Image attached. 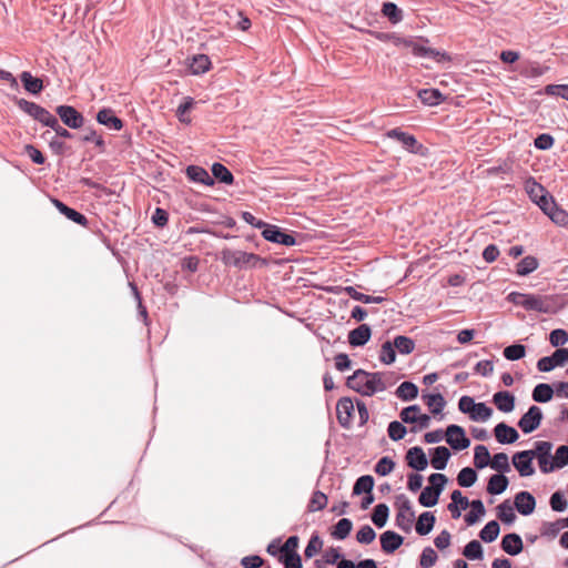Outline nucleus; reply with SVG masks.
Returning <instances> with one entry per match:
<instances>
[{
	"mask_svg": "<svg viewBox=\"0 0 568 568\" xmlns=\"http://www.w3.org/2000/svg\"><path fill=\"white\" fill-rule=\"evenodd\" d=\"M551 449L552 444L550 442H535L534 448L530 449L532 453V459L537 458L540 471L548 474L555 470L554 462H551Z\"/></svg>",
	"mask_w": 568,
	"mask_h": 568,
	"instance_id": "obj_6",
	"label": "nucleus"
},
{
	"mask_svg": "<svg viewBox=\"0 0 568 568\" xmlns=\"http://www.w3.org/2000/svg\"><path fill=\"white\" fill-rule=\"evenodd\" d=\"M374 487V478L371 475H363L356 479L353 486V495H362L372 493Z\"/></svg>",
	"mask_w": 568,
	"mask_h": 568,
	"instance_id": "obj_40",
	"label": "nucleus"
},
{
	"mask_svg": "<svg viewBox=\"0 0 568 568\" xmlns=\"http://www.w3.org/2000/svg\"><path fill=\"white\" fill-rule=\"evenodd\" d=\"M418 97L424 104L438 105L444 101V95L438 89H425L418 92Z\"/></svg>",
	"mask_w": 568,
	"mask_h": 568,
	"instance_id": "obj_34",
	"label": "nucleus"
},
{
	"mask_svg": "<svg viewBox=\"0 0 568 568\" xmlns=\"http://www.w3.org/2000/svg\"><path fill=\"white\" fill-rule=\"evenodd\" d=\"M23 88L31 94H38L43 89L42 80L39 78L32 77V74L28 71H23L20 75Z\"/></svg>",
	"mask_w": 568,
	"mask_h": 568,
	"instance_id": "obj_31",
	"label": "nucleus"
},
{
	"mask_svg": "<svg viewBox=\"0 0 568 568\" xmlns=\"http://www.w3.org/2000/svg\"><path fill=\"white\" fill-rule=\"evenodd\" d=\"M494 434L496 440L503 445L513 444L519 438L518 432L505 423L497 424L494 428Z\"/></svg>",
	"mask_w": 568,
	"mask_h": 568,
	"instance_id": "obj_20",
	"label": "nucleus"
},
{
	"mask_svg": "<svg viewBox=\"0 0 568 568\" xmlns=\"http://www.w3.org/2000/svg\"><path fill=\"white\" fill-rule=\"evenodd\" d=\"M437 554L432 547H425L419 558V565L422 568H430L437 560Z\"/></svg>",
	"mask_w": 568,
	"mask_h": 568,
	"instance_id": "obj_61",
	"label": "nucleus"
},
{
	"mask_svg": "<svg viewBox=\"0 0 568 568\" xmlns=\"http://www.w3.org/2000/svg\"><path fill=\"white\" fill-rule=\"evenodd\" d=\"M221 261L229 266L236 268H258L267 265V260L254 253L224 248L221 252Z\"/></svg>",
	"mask_w": 568,
	"mask_h": 568,
	"instance_id": "obj_2",
	"label": "nucleus"
},
{
	"mask_svg": "<svg viewBox=\"0 0 568 568\" xmlns=\"http://www.w3.org/2000/svg\"><path fill=\"white\" fill-rule=\"evenodd\" d=\"M497 516L507 525H511L516 520V514L509 500H505L497 506Z\"/></svg>",
	"mask_w": 568,
	"mask_h": 568,
	"instance_id": "obj_41",
	"label": "nucleus"
},
{
	"mask_svg": "<svg viewBox=\"0 0 568 568\" xmlns=\"http://www.w3.org/2000/svg\"><path fill=\"white\" fill-rule=\"evenodd\" d=\"M477 478L478 476L475 469L471 467H465L458 473L457 483L460 487L468 488L476 483Z\"/></svg>",
	"mask_w": 568,
	"mask_h": 568,
	"instance_id": "obj_46",
	"label": "nucleus"
},
{
	"mask_svg": "<svg viewBox=\"0 0 568 568\" xmlns=\"http://www.w3.org/2000/svg\"><path fill=\"white\" fill-rule=\"evenodd\" d=\"M389 508L386 504H378L375 506L372 514V521L378 528H383L388 519Z\"/></svg>",
	"mask_w": 568,
	"mask_h": 568,
	"instance_id": "obj_44",
	"label": "nucleus"
},
{
	"mask_svg": "<svg viewBox=\"0 0 568 568\" xmlns=\"http://www.w3.org/2000/svg\"><path fill=\"white\" fill-rule=\"evenodd\" d=\"M450 458V452L445 446H438L433 449L430 457V465L436 470H443L446 468L447 463Z\"/></svg>",
	"mask_w": 568,
	"mask_h": 568,
	"instance_id": "obj_26",
	"label": "nucleus"
},
{
	"mask_svg": "<svg viewBox=\"0 0 568 568\" xmlns=\"http://www.w3.org/2000/svg\"><path fill=\"white\" fill-rule=\"evenodd\" d=\"M354 414V404L351 398L342 397L336 404V416L339 425L348 429Z\"/></svg>",
	"mask_w": 568,
	"mask_h": 568,
	"instance_id": "obj_13",
	"label": "nucleus"
},
{
	"mask_svg": "<svg viewBox=\"0 0 568 568\" xmlns=\"http://www.w3.org/2000/svg\"><path fill=\"white\" fill-rule=\"evenodd\" d=\"M474 465L478 469H483L490 465V454L486 446L477 445L474 449Z\"/></svg>",
	"mask_w": 568,
	"mask_h": 568,
	"instance_id": "obj_42",
	"label": "nucleus"
},
{
	"mask_svg": "<svg viewBox=\"0 0 568 568\" xmlns=\"http://www.w3.org/2000/svg\"><path fill=\"white\" fill-rule=\"evenodd\" d=\"M57 114L64 125L70 129H80L84 124V116L71 105H59L55 109Z\"/></svg>",
	"mask_w": 568,
	"mask_h": 568,
	"instance_id": "obj_9",
	"label": "nucleus"
},
{
	"mask_svg": "<svg viewBox=\"0 0 568 568\" xmlns=\"http://www.w3.org/2000/svg\"><path fill=\"white\" fill-rule=\"evenodd\" d=\"M440 495H437V493L433 488H428L427 486L422 490L418 501L424 507H433L438 503Z\"/></svg>",
	"mask_w": 568,
	"mask_h": 568,
	"instance_id": "obj_53",
	"label": "nucleus"
},
{
	"mask_svg": "<svg viewBox=\"0 0 568 568\" xmlns=\"http://www.w3.org/2000/svg\"><path fill=\"white\" fill-rule=\"evenodd\" d=\"M463 555L469 560L483 559V547L478 540L469 541L463 550Z\"/></svg>",
	"mask_w": 568,
	"mask_h": 568,
	"instance_id": "obj_50",
	"label": "nucleus"
},
{
	"mask_svg": "<svg viewBox=\"0 0 568 568\" xmlns=\"http://www.w3.org/2000/svg\"><path fill=\"white\" fill-rule=\"evenodd\" d=\"M448 479L444 474L440 473H434L428 477L429 486L428 488H433L437 495H440L444 490Z\"/></svg>",
	"mask_w": 568,
	"mask_h": 568,
	"instance_id": "obj_58",
	"label": "nucleus"
},
{
	"mask_svg": "<svg viewBox=\"0 0 568 568\" xmlns=\"http://www.w3.org/2000/svg\"><path fill=\"white\" fill-rule=\"evenodd\" d=\"M382 13L394 24L403 19V11L394 2H384Z\"/></svg>",
	"mask_w": 568,
	"mask_h": 568,
	"instance_id": "obj_47",
	"label": "nucleus"
},
{
	"mask_svg": "<svg viewBox=\"0 0 568 568\" xmlns=\"http://www.w3.org/2000/svg\"><path fill=\"white\" fill-rule=\"evenodd\" d=\"M17 105L20 110L45 126L57 123V118L53 114L34 102H30L26 99H19L17 101Z\"/></svg>",
	"mask_w": 568,
	"mask_h": 568,
	"instance_id": "obj_5",
	"label": "nucleus"
},
{
	"mask_svg": "<svg viewBox=\"0 0 568 568\" xmlns=\"http://www.w3.org/2000/svg\"><path fill=\"white\" fill-rule=\"evenodd\" d=\"M542 420V412L538 406H530L528 410L520 417L518 427L525 434H530L536 430Z\"/></svg>",
	"mask_w": 568,
	"mask_h": 568,
	"instance_id": "obj_8",
	"label": "nucleus"
},
{
	"mask_svg": "<svg viewBox=\"0 0 568 568\" xmlns=\"http://www.w3.org/2000/svg\"><path fill=\"white\" fill-rule=\"evenodd\" d=\"M555 469L562 468L568 465V446L561 445L557 448L552 459Z\"/></svg>",
	"mask_w": 568,
	"mask_h": 568,
	"instance_id": "obj_64",
	"label": "nucleus"
},
{
	"mask_svg": "<svg viewBox=\"0 0 568 568\" xmlns=\"http://www.w3.org/2000/svg\"><path fill=\"white\" fill-rule=\"evenodd\" d=\"M526 347L523 344H513L504 348V356L508 361H518L525 357Z\"/></svg>",
	"mask_w": 568,
	"mask_h": 568,
	"instance_id": "obj_54",
	"label": "nucleus"
},
{
	"mask_svg": "<svg viewBox=\"0 0 568 568\" xmlns=\"http://www.w3.org/2000/svg\"><path fill=\"white\" fill-rule=\"evenodd\" d=\"M406 462L410 468L417 471H423L428 466L427 457L424 450L418 446L412 447L407 450Z\"/></svg>",
	"mask_w": 568,
	"mask_h": 568,
	"instance_id": "obj_18",
	"label": "nucleus"
},
{
	"mask_svg": "<svg viewBox=\"0 0 568 568\" xmlns=\"http://www.w3.org/2000/svg\"><path fill=\"white\" fill-rule=\"evenodd\" d=\"M395 394L402 400H413L418 395V387L412 382H403Z\"/></svg>",
	"mask_w": 568,
	"mask_h": 568,
	"instance_id": "obj_37",
	"label": "nucleus"
},
{
	"mask_svg": "<svg viewBox=\"0 0 568 568\" xmlns=\"http://www.w3.org/2000/svg\"><path fill=\"white\" fill-rule=\"evenodd\" d=\"M393 384V375L388 372L368 373L357 369L347 378V386L363 396H373L384 392Z\"/></svg>",
	"mask_w": 568,
	"mask_h": 568,
	"instance_id": "obj_1",
	"label": "nucleus"
},
{
	"mask_svg": "<svg viewBox=\"0 0 568 568\" xmlns=\"http://www.w3.org/2000/svg\"><path fill=\"white\" fill-rule=\"evenodd\" d=\"M525 190L530 200L536 203L541 211L547 209L549 205H554V197L549 195L547 190L534 178H528L525 181Z\"/></svg>",
	"mask_w": 568,
	"mask_h": 568,
	"instance_id": "obj_4",
	"label": "nucleus"
},
{
	"mask_svg": "<svg viewBox=\"0 0 568 568\" xmlns=\"http://www.w3.org/2000/svg\"><path fill=\"white\" fill-rule=\"evenodd\" d=\"M263 237L272 243L282 244L285 246H293L296 244V240L292 234L284 233L276 225L266 226L262 231Z\"/></svg>",
	"mask_w": 568,
	"mask_h": 568,
	"instance_id": "obj_12",
	"label": "nucleus"
},
{
	"mask_svg": "<svg viewBox=\"0 0 568 568\" xmlns=\"http://www.w3.org/2000/svg\"><path fill=\"white\" fill-rule=\"evenodd\" d=\"M395 467V463L387 456L382 457L375 465V471L379 476H387Z\"/></svg>",
	"mask_w": 568,
	"mask_h": 568,
	"instance_id": "obj_63",
	"label": "nucleus"
},
{
	"mask_svg": "<svg viewBox=\"0 0 568 568\" xmlns=\"http://www.w3.org/2000/svg\"><path fill=\"white\" fill-rule=\"evenodd\" d=\"M501 549L510 556H516L523 551L524 545L521 537L516 532L507 534L501 539Z\"/></svg>",
	"mask_w": 568,
	"mask_h": 568,
	"instance_id": "obj_21",
	"label": "nucleus"
},
{
	"mask_svg": "<svg viewBox=\"0 0 568 568\" xmlns=\"http://www.w3.org/2000/svg\"><path fill=\"white\" fill-rule=\"evenodd\" d=\"M446 442L455 450H464L470 446V439L464 428L455 424L446 428Z\"/></svg>",
	"mask_w": 568,
	"mask_h": 568,
	"instance_id": "obj_7",
	"label": "nucleus"
},
{
	"mask_svg": "<svg viewBox=\"0 0 568 568\" xmlns=\"http://www.w3.org/2000/svg\"><path fill=\"white\" fill-rule=\"evenodd\" d=\"M375 538L376 532L369 525H364L356 534V540L363 545L373 542Z\"/></svg>",
	"mask_w": 568,
	"mask_h": 568,
	"instance_id": "obj_60",
	"label": "nucleus"
},
{
	"mask_svg": "<svg viewBox=\"0 0 568 568\" xmlns=\"http://www.w3.org/2000/svg\"><path fill=\"white\" fill-rule=\"evenodd\" d=\"M372 336V329L367 324H361L348 333V343L354 347L365 345Z\"/></svg>",
	"mask_w": 568,
	"mask_h": 568,
	"instance_id": "obj_22",
	"label": "nucleus"
},
{
	"mask_svg": "<svg viewBox=\"0 0 568 568\" xmlns=\"http://www.w3.org/2000/svg\"><path fill=\"white\" fill-rule=\"evenodd\" d=\"M211 65V61L206 54H197L192 58L190 71L192 74L205 73Z\"/></svg>",
	"mask_w": 568,
	"mask_h": 568,
	"instance_id": "obj_39",
	"label": "nucleus"
},
{
	"mask_svg": "<svg viewBox=\"0 0 568 568\" xmlns=\"http://www.w3.org/2000/svg\"><path fill=\"white\" fill-rule=\"evenodd\" d=\"M387 138L397 140L403 144V146L408 150L409 152L416 153L419 148H422L420 144H418L417 140L414 135L402 131L400 129H392L387 131L386 133Z\"/></svg>",
	"mask_w": 568,
	"mask_h": 568,
	"instance_id": "obj_16",
	"label": "nucleus"
},
{
	"mask_svg": "<svg viewBox=\"0 0 568 568\" xmlns=\"http://www.w3.org/2000/svg\"><path fill=\"white\" fill-rule=\"evenodd\" d=\"M395 349H397L400 354H410L415 348V343L412 338L403 335H398L394 338L392 343Z\"/></svg>",
	"mask_w": 568,
	"mask_h": 568,
	"instance_id": "obj_49",
	"label": "nucleus"
},
{
	"mask_svg": "<svg viewBox=\"0 0 568 568\" xmlns=\"http://www.w3.org/2000/svg\"><path fill=\"white\" fill-rule=\"evenodd\" d=\"M409 413H420V407L418 405H412L402 409L399 417L403 423L406 424H418L417 427H413L412 432H417V429H424L429 427L430 425V416L426 414H419L418 416H409Z\"/></svg>",
	"mask_w": 568,
	"mask_h": 568,
	"instance_id": "obj_10",
	"label": "nucleus"
},
{
	"mask_svg": "<svg viewBox=\"0 0 568 568\" xmlns=\"http://www.w3.org/2000/svg\"><path fill=\"white\" fill-rule=\"evenodd\" d=\"M531 396L537 403H547L554 396V388L549 384L540 383L535 386Z\"/></svg>",
	"mask_w": 568,
	"mask_h": 568,
	"instance_id": "obj_36",
	"label": "nucleus"
},
{
	"mask_svg": "<svg viewBox=\"0 0 568 568\" xmlns=\"http://www.w3.org/2000/svg\"><path fill=\"white\" fill-rule=\"evenodd\" d=\"M513 465L521 477H529L535 474V468L532 467V453L529 449L514 454Z\"/></svg>",
	"mask_w": 568,
	"mask_h": 568,
	"instance_id": "obj_11",
	"label": "nucleus"
},
{
	"mask_svg": "<svg viewBox=\"0 0 568 568\" xmlns=\"http://www.w3.org/2000/svg\"><path fill=\"white\" fill-rule=\"evenodd\" d=\"M379 540L383 551L393 554L403 545L404 537L393 530H386L381 535Z\"/></svg>",
	"mask_w": 568,
	"mask_h": 568,
	"instance_id": "obj_19",
	"label": "nucleus"
},
{
	"mask_svg": "<svg viewBox=\"0 0 568 568\" xmlns=\"http://www.w3.org/2000/svg\"><path fill=\"white\" fill-rule=\"evenodd\" d=\"M509 485L508 478L504 474H495L490 476L487 484V493L490 495L503 494Z\"/></svg>",
	"mask_w": 568,
	"mask_h": 568,
	"instance_id": "obj_29",
	"label": "nucleus"
},
{
	"mask_svg": "<svg viewBox=\"0 0 568 568\" xmlns=\"http://www.w3.org/2000/svg\"><path fill=\"white\" fill-rule=\"evenodd\" d=\"M352 528H353V524H352L351 519L342 518L334 526V530L332 532V536L335 539L343 540V539H345L349 535Z\"/></svg>",
	"mask_w": 568,
	"mask_h": 568,
	"instance_id": "obj_48",
	"label": "nucleus"
},
{
	"mask_svg": "<svg viewBox=\"0 0 568 568\" xmlns=\"http://www.w3.org/2000/svg\"><path fill=\"white\" fill-rule=\"evenodd\" d=\"M489 466L500 474L510 471L508 456L505 453L495 454Z\"/></svg>",
	"mask_w": 568,
	"mask_h": 568,
	"instance_id": "obj_51",
	"label": "nucleus"
},
{
	"mask_svg": "<svg viewBox=\"0 0 568 568\" xmlns=\"http://www.w3.org/2000/svg\"><path fill=\"white\" fill-rule=\"evenodd\" d=\"M278 560L285 568H302V560L296 551L291 554H281Z\"/></svg>",
	"mask_w": 568,
	"mask_h": 568,
	"instance_id": "obj_62",
	"label": "nucleus"
},
{
	"mask_svg": "<svg viewBox=\"0 0 568 568\" xmlns=\"http://www.w3.org/2000/svg\"><path fill=\"white\" fill-rule=\"evenodd\" d=\"M469 506L471 507L470 511L465 515V521L468 526H471L477 523L479 517L484 516L486 513L485 506L480 499L473 500Z\"/></svg>",
	"mask_w": 568,
	"mask_h": 568,
	"instance_id": "obj_35",
	"label": "nucleus"
},
{
	"mask_svg": "<svg viewBox=\"0 0 568 568\" xmlns=\"http://www.w3.org/2000/svg\"><path fill=\"white\" fill-rule=\"evenodd\" d=\"M327 505V496L317 490L312 495V498L308 504L310 511H318L326 507Z\"/></svg>",
	"mask_w": 568,
	"mask_h": 568,
	"instance_id": "obj_59",
	"label": "nucleus"
},
{
	"mask_svg": "<svg viewBox=\"0 0 568 568\" xmlns=\"http://www.w3.org/2000/svg\"><path fill=\"white\" fill-rule=\"evenodd\" d=\"M491 415L493 409L488 407L485 403H476L475 408L473 409V413L470 415V419L476 422H486L491 417Z\"/></svg>",
	"mask_w": 568,
	"mask_h": 568,
	"instance_id": "obj_52",
	"label": "nucleus"
},
{
	"mask_svg": "<svg viewBox=\"0 0 568 568\" xmlns=\"http://www.w3.org/2000/svg\"><path fill=\"white\" fill-rule=\"evenodd\" d=\"M526 311H535L539 313L549 314L554 312V307L551 301L547 296H540L535 294H528V297L525 302Z\"/></svg>",
	"mask_w": 568,
	"mask_h": 568,
	"instance_id": "obj_14",
	"label": "nucleus"
},
{
	"mask_svg": "<svg viewBox=\"0 0 568 568\" xmlns=\"http://www.w3.org/2000/svg\"><path fill=\"white\" fill-rule=\"evenodd\" d=\"M423 400L428 406L433 415H438L443 412L446 406V400L440 393L436 394H423Z\"/></svg>",
	"mask_w": 568,
	"mask_h": 568,
	"instance_id": "obj_30",
	"label": "nucleus"
},
{
	"mask_svg": "<svg viewBox=\"0 0 568 568\" xmlns=\"http://www.w3.org/2000/svg\"><path fill=\"white\" fill-rule=\"evenodd\" d=\"M402 43L405 47L410 48L412 52L417 57L432 58L436 61H440V58L445 57V53H442V52H439L435 49L428 48V47H424V45L419 44L418 42H415L412 39H403Z\"/></svg>",
	"mask_w": 568,
	"mask_h": 568,
	"instance_id": "obj_17",
	"label": "nucleus"
},
{
	"mask_svg": "<svg viewBox=\"0 0 568 568\" xmlns=\"http://www.w3.org/2000/svg\"><path fill=\"white\" fill-rule=\"evenodd\" d=\"M538 266V260L535 256L528 255L518 262L516 273L519 276H526L536 271Z\"/></svg>",
	"mask_w": 568,
	"mask_h": 568,
	"instance_id": "obj_38",
	"label": "nucleus"
},
{
	"mask_svg": "<svg viewBox=\"0 0 568 568\" xmlns=\"http://www.w3.org/2000/svg\"><path fill=\"white\" fill-rule=\"evenodd\" d=\"M542 212L548 215L550 220L557 225L565 226L568 224V213L565 210L558 207L555 201L554 205H549Z\"/></svg>",
	"mask_w": 568,
	"mask_h": 568,
	"instance_id": "obj_32",
	"label": "nucleus"
},
{
	"mask_svg": "<svg viewBox=\"0 0 568 568\" xmlns=\"http://www.w3.org/2000/svg\"><path fill=\"white\" fill-rule=\"evenodd\" d=\"M212 174H213V180L216 179L221 183H224V184H232L234 181V178H233V174L231 173V171L225 165H223L221 163H214L212 165Z\"/></svg>",
	"mask_w": 568,
	"mask_h": 568,
	"instance_id": "obj_45",
	"label": "nucleus"
},
{
	"mask_svg": "<svg viewBox=\"0 0 568 568\" xmlns=\"http://www.w3.org/2000/svg\"><path fill=\"white\" fill-rule=\"evenodd\" d=\"M435 521L436 517L432 511H424L415 525L416 532L420 536L428 535L433 530Z\"/></svg>",
	"mask_w": 568,
	"mask_h": 568,
	"instance_id": "obj_28",
	"label": "nucleus"
},
{
	"mask_svg": "<svg viewBox=\"0 0 568 568\" xmlns=\"http://www.w3.org/2000/svg\"><path fill=\"white\" fill-rule=\"evenodd\" d=\"M344 292L349 296L352 297L353 300L355 301H358V302H362L364 304H371V303H376V304H379V303H383L385 301V297L383 296H371V295H366V294H363L358 291H356L355 287L353 286H346L344 288Z\"/></svg>",
	"mask_w": 568,
	"mask_h": 568,
	"instance_id": "obj_33",
	"label": "nucleus"
},
{
	"mask_svg": "<svg viewBox=\"0 0 568 568\" xmlns=\"http://www.w3.org/2000/svg\"><path fill=\"white\" fill-rule=\"evenodd\" d=\"M395 505L397 507V514L395 518V525L404 532L408 534L412 530L413 523L415 520V510L412 501L404 494L396 497Z\"/></svg>",
	"mask_w": 568,
	"mask_h": 568,
	"instance_id": "obj_3",
	"label": "nucleus"
},
{
	"mask_svg": "<svg viewBox=\"0 0 568 568\" xmlns=\"http://www.w3.org/2000/svg\"><path fill=\"white\" fill-rule=\"evenodd\" d=\"M187 178L196 183H201L203 185L211 186L214 184L213 178L209 174V172L197 165H190L186 169Z\"/></svg>",
	"mask_w": 568,
	"mask_h": 568,
	"instance_id": "obj_25",
	"label": "nucleus"
},
{
	"mask_svg": "<svg viewBox=\"0 0 568 568\" xmlns=\"http://www.w3.org/2000/svg\"><path fill=\"white\" fill-rule=\"evenodd\" d=\"M97 121L114 131H120L123 128V122L120 118L114 115L111 109H102L97 114Z\"/></svg>",
	"mask_w": 568,
	"mask_h": 568,
	"instance_id": "obj_23",
	"label": "nucleus"
},
{
	"mask_svg": "<svg viewBox=\"0 0 568 568\" xmlns=\"http://www.w3.org/2000/svg\"><path fill=\"white\" fill-rule=\"evenodd\" d=\"M53 204L55 205V207L59 210V212L61 214L67 216L72 222H74L79 225H82V226L87 225L88 220L80 212L75 211L74 209L69 207L68 205H65L63 202H61L59 200H53Z\"/></svg>",
	"mask_w": 568,
	"mask_h": 568,
	"instance_id": "obj_27",
	"label": "nucleus"
},
{
	"mask_svg": "<svg viewBox=\"0 0 568 568\" xmlns=\"http://www.w3.org/2000/svg\"><path fill=\"white\" fill-rule=\"evenodd\" d=\"M387 433L392 440L398 442L405 437L407 429L400 422L394 420L388 424Z\"/></svg>",
	"mask_w": 568,
	"mask_h": 568,
	"instance_id": "obj_55",
	"label": "nucleus"
},
{
	"mask_svg": "<svg viewBox=\"0 0 568 568\" xmlns=\"http://www.w3.org/2000/svg\"><path fill=\"white\" fill-rule=\"evenodd\" d=\"M396 359V352L395 347L393 346L392 342L387 341L383 343L379 354V361L384 364H392Z\"/></svg>",
	"mask_w": 568,
	"mask_h": 568,
	"instance_id": "obj_57",
	"label": "nucleus"
},
{
	"mask_svg": "<svg viewBox=\"0 0 568 568\" xmlns=\"http://www.w3.org/2000/svg\"><path fill=\"white\" fill-rule=\"evenodd\" d=\"M194 99L191 97H185L183 102L178 106L176 116L183 123H190L191 119L186 116V113L193 108Z\"/></svg>",
	"mask_w": 568,
	"mask_h": 568,
	"instance_id": "obj_56",
	"label": "nucleus"
},
{
	"mask_svg": "<svg viewBox=\"0 0 568 568\" xmlns=\"http://www.w3.org/2000/svg\"><path fill=\"white\" fill-rule=\"evenodd\" d=\"M515 508L523 516H528L534 513L536 508V499L528 491H519L515 496Z\"/></svg>",
	"mask_w": 568,
	"mask_h": 568,
	"instance_id": "obj_15",
	"label": "nucleus"
},
{
	"mask_svg": "<svg viewBox=\"0 0 568 568\" xmlns=\"http://www.w3.org/2000/svg\"><path fill=\"white\" fill-rule=\"evenodd\" d=\"M493 402L503 413H510L515 408V396L507 390H500L494 394Z\"/></svg>",
	"mask_w": 568,
	"mask_h": 568,
	"instance_id": "obj_24",
	"label": "nucleus"
},
{
	"mask_svg": "<svg viewBox=\"0 0 568 568\" xmlns=\"http://www.w3.org/2000/svg\"><path fill=\"white\" fill-rule=\"evenodd\" d=\"M499 531V524L496 520H490L480 530L479 537L485 542H493L497 539Z\"/></svg>",
	"mask_w": 568,
	"mask_h": 568,
	"instance_id": "obj_43",
	"label": "nucleus"
}]
</instances>
